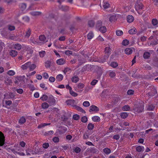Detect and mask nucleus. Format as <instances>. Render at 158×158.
I'll use <instances>...</instances> for the list:
<instances>
[{
  "mask_svg": "<svg viewBox=\"0 0 158 158\" xmlns=\"http://www.w3.org/2000/svg\"><path fill=\"white\" fill-rule=\"evenodd\" d=\"M47 102L50 105H53L55 104L56 100L52 95H50L48 96Z\"/></svg>",
  "mask_w": 158,
  "mask_h": 158,
  "instance_id": "obj_1",
  "label": "nucleus"
},
{
  "mask_svg": "<svg viewBox=\"0 0 158 158\" xmlns=\"http://www.w3.org/2000/svg\"><path fill=\"white\" fill-rule=\"evenodd\" d=\"M5 136L0 131V146H3L5 144Z\"/></svg>",
  "mask_w": 158,
  "mask_h": 158,
  "instance_id": "obj_2",
  "label": "nucleus"
},
{
  "mask_svg": "<svg viewBox=\"0 0 158 158\" xmlns=\"http://www.w3.org/2000/svg\"><path fill=\"white\" fill-rule=\"evenodd\" d=\"M66 103L68 105H70L75 107L76 105L75 104V101L73 99H69L66 101Z\"/></svg>",
  "mask_w": 158,
  "mask_h": 158,
  "instance_id": "obj_3",
  "label": "nucleus"
},
{
  "mask_svg": "<svg viewBox=\"0 0 158 158\" xmlns=\"http://www.w3.org/2000/svg\"><path fill=\"white\" fill-rule=\"evenodd\" d=\"M5 98L7 99H13L15 97V95L12 93H6L4 94Z\"/></svg>",
  "mask_w": 158,
  "mask_h": 158,
  "instance_id": "obj_4",
  "label": "nucleus"
},
{
  "mask_svg": "<svg viewBox=\"0 0 158 158\" xmlns=\"http://www.w3.org/2000/svg\"><path fill=\"white\" fill-rule=\"evenodd\" d=\"M143 8V5L142 3L136 2L135 5V8L136 11L142 10Z\"/></svg>",
  "mask_w": 158,
  "mask_h": 158,
  "instance_id": "obj_5",
  "label": "nucleus"
},
{
  "mask_svg": "<svg viewBox=\"0 0 158 158\" xmlns=\"http://www.w3.org/2000/svg\"><path fill=\"white\" fill-rule=\"evenodd\" d=\"M117 15H109L108 16V18H109V21L112 22L115 21L117 19Z\"/></svg>",
  "mask_w": 158,
  "mask_h": 158,
  "instance_id": "obj_6",
  "label": "nucleus"
},
{
  "mask_svg": "<svg viewBox=\"0 0 158 158\" xmlns=\"http://www.w3.org/2000/svg\"><path fill=\"white\" fill-rule=\"evenodd\" d=\"M99 110V108L97 106L93 105L89 107V112H91L92 111L98 112Z\"/></svg>",
  "mask_w": 158,
  "mask_h": 158,
  "instance_id": "obj_7",
  "label": "nucleus"
},
{
  "mask_svg": "<svg viewBox=\"0 0 158 158\" xmlns=\"http://www.w3.org/2000/svg\"><path fill=\"white\" fill-rule=\"evenodd\" d=\"M155 108V106L152 104L148 105L146 107V110L148 111H153Z\"/></svg>",
  "mask_w": 158,
  "mask_h": 158,
  "instance_id": "obj_8",
  "label": "nucleus"
},
{
  "mask_svg": "<svg viewBox=\"0 0 158 158\" xmlns=\"http://www.w3.org/2000/svg\"><path fill=\"white\" fill-rule=\"evenodd\" d=\"M56 63L58 65H61L64 64L65 63V59L63 58H60L56 60Z\"/></svg>",
  "mask_w": 158,
  "mask_h": 158,
  "instance_id": "obj_9",
  "label": "nucleus"
},
{
  "mask_svg": "<svg viewBox=\"0 0 158 158\" xmlns=\"http://www.w3.org/2000/svg\"><path fill=\"white\" fill-rule=\"evenodd\" d=\"M60 129L59 130V131L60 134H62L65 133L67 131V128L66 127L61 126L59 127Z\"/></svg>",
  "mask_w": 158,
  "mask_h": 158,
  "instance_id": "obj_10",
  "label": "nucleus"
},
{
  "mask_svg": "<svg viewBox=\"0 0 158 158\" xmlns=\"http://www.w3.org/2000/svg\"><path fill=\"white\" fill-rule=\"evenodd\" d=\"M30 65V62H27L24 64L22 65L21 66V68L23 70H25L29 68Z\"/></svg>",
  "mask_w": 158,
  "mask_h": 158,
  "instance_id": "obj_11",
  "label": "nucleus"
},
{
  "mask_svg": "<svg viewBox=\"0 0 158 158\" xmlns=\"http://www.w3.org/2000/svg\"><path fill=\"white\" fill-rule=\"evenodd\" d=\"M152 91H153L154 93L153 94L152 93V92H149L147 94V95H148L149 96H150V97L153 96H154L155 94H157V91H156V89L154 88H152Z\"/></svg>",
  "mask_w": 158,
  "mask_h": 158,
  "instance_id": "obj_12",
  "label": "nucleus"
},
{
  "mask_svg": "<svg viewBox=\"0 0 158 158\" xmlns=\"http://www.w3.org/2000/svg\"><path fill=\"white\" fill-rule=\"evenodd\" d=\"M26 121V119L24 116L21 117L19 120V123L20 124L24 123Z\"/></svg>",
  "mask_w": 158,
  "mask_h": 158,
  "instance_id": "obj_13",
  "label": "nucleus"
},
{
  "mask_svg": "<svg viewBox=\"0 0 158 158\" xmlns=\"http://www.w3.org/2000/svg\"><path fill=\"white\" fill-rule=\"evenodd\" d=\"M144 106H140L135 109V110L137 112L141 113L143 111Z\"/></svg>",
  "mask_w": 158,
  "mask_h": 158,
  "instance_id": "obj_14",
  "label": "nucleus"
},
{
  "mask_svg": "<svg viewBox=\"0 0 158 158\" xmlns=\"http://www.w3.org/2000/svg\"><path fill=\"white\" fill-rule=\"evenodd\" d=\"M151 54L150 52H144L143 56L145 59H148L150 57Z\"/></svg>",
  "mask_w": 158,
  "mask_h": 158,
  "instance_id": "obj_15",
  "label": "nucleus"
},
{
  "mask_svg": "<svg viewBox=\"0 0 158 158\" xmlns=\"http://www.w3.org/2000/svg\"><path fill=\"white\" fill-rule=\"evenodd\" d=\"M125 52L127 55H130L132 53V50L131 48H127L125 50Z\"/></svg>",
  "mask_w": 158,
  "mask_h": 158,
  "instance_id": "obj_16",
  "label": "nucleus"
},
{
  "mask_svg": "<svg viewBox=\"0 0 158 158\" xmlns=\"http://www.w3.org/2000/svg\"><path fill=\"white\" fill-rule=\"evenodd\" d=\"M144 147L141 146H138L136 148V151L138 152H143L144 150Z\"/></svg>",
  "mask_w": 158,
  "mask_h": 158,
  "instance_id": "obj_17",
  "label": "nucleus"
},
{
  "mask_svg": "<svg viewBox=\"0 0 158 158\" xmlns=\"http://www.w3.org/2000/svg\"><path fill=\"white\" fill-rule=\"evenodd\" d=\"M134 19V17L131 15H128L127 17V20L128 22L131 23L132 22Z\"/></svg>",
  "mask_w": 158,
  "mask_h": 158,
  "instance_id": "obj_18",
  "label": "nucleus"
},
{
  "mask_svg": "<svg viewBox=\"0 0 158 158\" xmlns=\"http://www.w3.org/2000/svg\"><path fill=\"white\" fill-rule=\"evenodd\" d=\"M17 52L16 51L12 50L10 52V55L12 57H14L17 55Z\"/></svg>",
  "mask_w": 158,
  "mask_h": 158,
  "instance_id": "obj_19",
  "label": "nucleus"
},
{
  "mask_svg": "<svg viewBox=\"0 0 158 158\" xmlns=\"http://www.w3.org/2000/svg\"><path fill=\"white\" fill-rule=\"evenodd\" d=\"M102 22L101 21H98L97 22L96 24V28L98 29H99L102 26Z\"/></svg>",
  "mask_w": 158,
  "mask_h": 158,
  "instance_id": "obj_20",
  "label": "nucleus"
},
{
  "mask_svg": "<svg viewBox=\"0 0 158 158\" xmlns=\"http://www.w3.org/2000/svg\"><path fill=\"white\" fill-rule=\"evenodd\" d=\"M79 78L77 76H74L71 79L72 81L73 82L76 83L79 81Z\"/></svg>",
  "mask_w": 158,
  "mask_h": 158,
  "instance_id": "obj_21",
  "label": "nucleus"
},
{
  "mask_svg": "<svg viewBox=\"0 0 158 158\" xmlns=\"http://www.w3.org/2000/svg\"><path fill=\"white\" fill-rule=\"evenodd\" d=\"M94 36V35L93 32L92 31H91L87 34V39L89 40H90Z\"/></svg>",
  "mask_w": 158,
  "mask_h": 158,
  "instance_id": "obj_22",
  "label": "nucleus"
},
{
  "mask_svg": "<svg viewBox=\"0 0 158 158\" xmlns=\"http://www.w3.org/2000/svg\"><path fill=\"white\" fill-rule=\"evenodd\" d=\"M19 7L22 10H23L26 8L27 5L25 3H22L19 5Z\"/></svg>",
  "mask_w": 158,
  "mask_h": 158,
  "instance_id": "obj_23",
  "label": "nucleus"
},
{
  "mask_svg": "<svg viewBox=\"0 0 158 158\" xmlns=\"http://www.w3.org/2000/svg\"><path fill=\"white\" fill-rule=\"evenodd\" d=\"M100 32L102 33H105L106 31V28L105 26H102L100 28L98 29Z\"/></svg>",
  "mask_w": 158,
  "mask_h": 158,
  "instance_id": "obj_24",
  "label": "nucleus"
},
{
  "mask_svg": "<svg viewBox=\"0 0 158 158\" xmlns=\"http://www.w3.org/2000/svg\"><path fill=\"white\" fill-rule=\"evenodd\" d=\"M31 30L30 28H28L27 31L26 32L25 37L28 38L31 34Z\"/></svg>",
  "mask_w": 158,
  "mask_h": 158,
  "instance_id": "obj_25",
  "label": "nucleus"
},
{
  "mask_svg": "<svg viewBox=\"0 0 158 158\" xmlns=\"http://www.w3.org/2000/svg\"><path fill=\"white\" fill-rule=\"evenodd\" d=\"M59 8L60 9H61L62 10L66 11H67L68 10V7L67 6H60Z\"/></svg>",
  "mask_w": 158,
  "mask_h": 158,
  "instance_id": "obj_26",
  "label": "nucleus"
},
{
  "mask_svg": "<svg viewBox=\"0 0 158 158\" xmlns=\"http://www.w3.org/2000/svg\"><path fill=\"white\" fill-rule=\"evenodd\" d=\"M14 48L15 49L20 50L22 48V45L18 44H15L14 46Z\"/></svg>",
  "mask_w": 158,
  "mask_h": 158,
  "instance_id": "obj_27",
  "label": "nucleus"
},
{
  "mask_svg": "<svg viewBox=\"0 0 158 158\" xmlns=\"http://www.w3.org/2000/svg\"><path fill=\"white\" fill-rule=\"evenodd\" d=\"M152 64L154 66L158 67V58H155L153 60Z\"/></svg>",
  "mask_w": 158,
  "mask_h": 158,
  "instance_id": "obj_28",
  "label": "nucleus"
},
{
  "mask_svg": "<svg viewBox=\"0 0 158 158\" xmlns=\"http://www.w3.org/2000/svg\"><path fill=\"white\" fill-rule=\"evenodd\" d=\"M95 25V23L93 20H89L88 22V25L90 27H93Z\"/></svg>",
  "mask_w": 158,
  "mask_h": 158,
  "instance_id": "obj_29",
  "label": "nucleus"
},
{
  "mask_svg": "<svg viewBox=\"0 0 158 158\" xmlns=\"http://www.w3.org/2000/svg\"><path fill=\"white\" fill-rule=\"evenodd\" d=\"M92 120L94 122H98L100 121V119L98 116H94L92 117Z\"/></svg>",
  "mask_w": 158,
  "mask_h": 158,
  "instance_id": "obj_30",
  "label": "nucleus"
},
{
  "mask_svg": "<svg viewBox=\"0 0 158 158\" xmlns=\"http://www.w3.org/2000/svg\"><path fill=\"white\" fill-rule=\"evenodd\" d=\"M75 108L77 110L83 113H85V110H84L78 106L76 105V106H75Z\"/></svg>",
  "mask_w": 158,
  "mask_h": 158,
  "instance_id": "obj_31",
  "label": "nucleus"
},
{
  "mask_svg": "<svg viewBox=\"0 0 158 158\" xmlns=\"http://www.w3.org/2000/svg\"><path fill=\"white\" fill-rule=\"evenodd\" d=\"M104 153L107 155L109 154L111 152L110 150L108 148H105L103 149Z\"/></svg>",
  "mask_w": 158,
  "mask_h": 158,
  "instance_id": "obj_32",
  "label": "nucleus"
},
{
  "mask_svg": "<svg viewBox=\"0 0 158 158\" xmlns=\"http://www.w3.org/2000/svg\"><path fill=\"white\" fill-rule=\"evenodd\" d=\"M63 77V76L62 75L59 74L56 77V79L58 81H60L62 80Z\"/></svg>",
  "mask_w": 158,
  "mask_h": 158,
  "instance_id": "obj_33",
  "label": "nucleus"
},
{
  "mask_svg": "<svg viewBox=\"0 0 158 158\" xmlns=\"http://www.w3.org/2000/svg\"><path fill=\"white\" fill-rule=\"evenodd\" d=\"M137 31V30L136 29L134 28L129 30L128 31V32L130 34H135L136 32Z\"/></svg>",
  "mask_w": 158,
  "mask_h": 158,
  "instance_id": "obj_34",
  "label": "nucleus"
},
{
  "mask_svg": "<svg viewBox=\"0 0 158 158\" xmlns=\"http://www.w3.org/2000/svg\"><path fill=\"white\" fill-rule=\"evenodd\" d=\"M49 107V105L48 103L46 102L43 103L42 104V108L46 109Z\"/></svg>",
  "mask_w": 158,
  "mask_h": 158,
  "instance_id": "obj_35",
  "label": "nucleus"
},
{
  "mask_svg": "<svg viewBox=\"0 0 158 158\" xmlns=\"http://www.w3.org/2000/svg\"><path fill=\"white\" fill-rule=\"evenodd\" d=\"M48 96L44 94L42 95V96L40 98V99L44 101L48 100Z\"/></svg>",
  "mask_w": 158,
  "mask_h": 158,
  "instance_id": "obj_36",
  "label": "nucleus"
},
{
  "mask_svg": "<svg viewBox=\"0 0 158 158\" xmlns=\"http://www.w3.org/2000/svg\"><path fill=\"white\" fill-rule=\"evenodd\" d=\"M94 127V124L91 123H89L87 127L89 130H92L93 129Z\"/></svg>",
  "mask_w": 158,
  "mask_h": 158,
  "instance_id": "obj_37",
  "label": "nucleus"
},
{
  "mask_svg": "<svg viewBox=\"0 0 158 158\" xmlns=\"http://www.w3.org/2000/svg\"><path fill=\"white\" fill-rule=\"evenodd\" d=\"M116 75L115 73L112 71H110L109 73V76L111 78L114 77Z\"/></svg>",
  "mask_w": 158,
  "mask_h": 158,
  "instance_id": "obj_38",
  "label": "nucleus"
},
{
  "mask_svg": "<svg viewBox=\"0 0 158 158\" xmlns=\"http://www.w3.org/2000/svg\"><path fill=\"white\" fill-rule=\"evenodd\" d=\"M120 116L121 118H125L127 117L128 114L127 113L123 112L121 113Z\"/></svg>",
  "mask_w": 158,
  "mask_h": 158,
  "instance_id": "obj_39",
  "label": "nucleus"
},
{
  "mask_svg": "<svg viewBox=\"0 0 158 158\" xmlns=\"http://www.w3.org/2000/svg\"><path fill=\"white\" fill-rule=\"evenodd\" d=\"M39 40L44 42L46 40V37L44 35H41L39 37Z\"/></svg>",
  "mask_w": 158,
  "mask_h": 158,
  "instance_id": "obj_40",
  "label": "nucleus"
},
{
  "mask_svg": "<svg viewBox=\"0 0 158 158\" xmlns=\"http://www.w3.org/2000/svg\"><path fill=\"white\" fill-rule=\"evenodd\" d=\"M36 65L34 64H31V62H30V65L29 67V69L31 71L33 70L35 68Z\"/></svg>",
  "mask_w": 158,
  "mask_h": 158,
  "instance_id": "obj_41",
  "label": "nucleus"
},
{
  "mask_svg": "<svg viewBox=\"0 0 158 158\" xmlns=\"http://www.w3.org/2000/svg\"><path fill=\"white\" fill-rule=\"evenodd\" d=\"M8 29L10 31H14L15 29V27L13 26L8 25L7 26Z\"/></svg>",
  "mask_w": 158,
  "mask_h": 158,
  "instance_id": "obj_42",
  "label": "nucleus"
},
{
  "mask_svg": "<svg viewBox=\"0 0 158 158\" xmlns=\"http://www.w3.org/2000/svg\"><path fill=\"white\" fill-rule=\"evenodd\" d=\"M30 14L33 16L39 15L41 14L40 12H32L30 13Z\"/></svg>",
  "mask_w": 158,
  "mask_h": 158,
  "instance_id": "obj_43",
  "label": "nucleus"
},
{
  "mask_svg": "<svg viewBox=\"0 0 158 158\" xmlns=\"http://www.w3.org/2000/svg\"><path fill=\"white\" fill-rule=\"evenodd\" d=\"M111 66L114 68H115L118 66V64L116 62H113L110 64Z\"/></svg>",
  "mask_w": 158,
  "mask_h": 158,
  "instance_id": "obj_44",
  "label": "nucleus"
},
{
  "mask_svg": "<svg viewBox=\"0 0 158 158\" xmlns=\"http://www.w3.org/2000/svg\"><path fill=\"white\" fill-rule=\"evenodd\" d=\"M7 74L10 76H13L15 74V72L13 70H9L7 73Z\"/></svg>",
  "mask_w": 158,
  "mask_h": 158,
  "instance_id": "obj_45",
  "label": "nucleus"
},
{
  "mask_svg": "<svg viewBox=\"0 0 158 158\" xmlns=\"http://www.w3.org/2000/svg\"><path fill=\"white\" fill-rule=\"evenodd\" d=\"M46 54L45 52L44 51H42L39 52V55L41 57H43Z\"/></svg>",
  "mask_w": 158,
  "mask_h": 158,
  "instance_id": "obj_46",
  "label": "nucleus"
},
{
  "mask_svg": "<svg viewBox=\"0 0 158 158\" xmlns=\"http://www.w3.org/2000/svg\"><path fill=\"white\" fill-rule=\"evenodd\" d=\"M130 107L128 105H125L123 107V110L124 111H128L130 109Z\"/></svg>",
  "mask_w": 158,
  "mask_h": 158,
  "instance_id": "obj_47",
  "label": "nucleus"
},
{
  "mask_svg": "<svg viewBox=\"0 0 158 158\" xmlns=\"http://www.w3.org/2000/svg\"><path fill=\"white\" fill-rule=\"evenodd\" d=\"M54 131H50L45 132L44 134L45 135H50L53 134Z\"/></svg>",
  "mask_w": 158,
  "mask_h": 158,
  "instance_id": "obj_48",
  "label": "nucleus"
},
{
  "mask_svg": "<svg viewBox=\"0 0 158 158\" xmlns=\"http://www.w3.org/2000/svg\"><path fill=\"white\" fill-rule=\"evenodd\" d=\"M129 41L127 40H123L122 42V44L124 46L127 45L129 44Z\"/></svg>",
  "mask_w": 158,
  "mask_h": 158,
  "instance_id": "obj_49",
  "label": "nucleus"
},
{
  "mask_svg": "<svg viewBox=\"0 0 158 158\" xmlns=\"http://www.w3.org/2000/svg\"><path fill=\"white\" fill-rule=\"evenodd\" d=\"M70 94L73 96L76 97L78 95V94L73 91L72 89L70 91H69Z\"/></svg>",
  "mask_w": 158,
  "mask_h": 158,
  "instance_id": "obj_50",
  "label": "nucleus"
},
{
  "mask_svg": "<svg viewBox=\"0 0 158 158\" xmlns=\"http://www.w3.org/2000/svg\"><path fill=\"white\" fill-rule=\"evenodd\" d=\"M111 51V49L110 47H107L105 48V52L106 53L109 54Z\"/></svg>",
  "mask_w": 158,
  "mask_h": 158,
  "instance_id": "obj_51",
  "label": "nucleus"
},
{
  "mask_svg": "<svg viewBox=\"0 0 158 158\" xmlns=\"http://www.w3.org/2000/svg\"><path fill=\"white\" fill-rule=\"evenodd\" d=\"M5 82L6 84L10 85L12 83V80L10 79L7 78L6 79Z\"/></svg>",
  "mask_w": 158,
  "mask_h": 158,
  "instance_id": "obj_52",
  "label": "nucleus"
},
{
  "mask_svg": "<svg viewBox=\"0 0 158 158\" xmlns=\"http://www.w3.org/2000/svg\"><path fill=\"white\" fill-rule=\"evenodd\" d=\"M116 33L117 35L120 36L122 35L123 32L122 31L118 30L116 31Z\"/></svg>",
  "mask_w": 158,
  "mask_h": 158,
  "instance_id": "obj_53",
  "label": "nucleus"
},
{
  "mask_svg": "<svg viewBox=\"0 0 158 158\" xmlns=\"http://www.w3.org/2000/svg\"><path fill=\"white\" fill-rule=\"evenodd\" d=\"M87 120V118L86 116H84L81 118V121L83 123H85Z\"/></svg>",
  "mask_w": 158,
  "mask_h": 158,
  "instance_id": "obj_54",
  "label": "nucleus"
},
{
  "mask_svg": "<svg viewBox=\"0 0 158 158\" xmlns=\"http://www.w3.org/2000/svg\"><path fill=\"white\" fill-rule=\"evenodd\" d=\"M152 23L153 26H156L158 24V21L156 19H153L152 20Z\"/></svg>",
  "mask_w": 158,
  "mask_h": 158,
  "instance_id": "obj_55",
  "label": "nucleus"
},
{
  "mask_svg": "<svg viewBox=\"0 0 158 158\" xmlns=\"http://www.w3.org/2000/svg\"><path fill=\"white\" fill-rule=\"evenodd\" d=\"M73 118L74 120H77L79 119L80 116L77 114H75L73 115Z\"/></svg>",
  "mask_w": 158,
  "mask_h": 158,
  "instance_id": "obj_56",
  "label": "nucleus"
},
{
  "mask_svg": "<svg viewBox=\"0 0 158 158\" xmlns=\"http://www.w3.org/2000/svg\"><path fill=\"white\" fill-rule=\"evenodd\" d=\"M81 149L78 147L75 148L74 150V152L77 153H79L81 151Z\"/></svg>",
  "mask_w": 158,
  "mask_h": 158,
  "instance_id": "obj_57",
  "label": "nucleus"
},
{
  "mask_svg": "<svg viewBox=\"0 0 158 158\" xmlns=\"http://www.w3.org/2000/svg\"><path fill=\"white\" fill-rule=\"evenodd\" d=\"M65 54L68 56H70V55H71L73 54V52L72 51L69 50H67L65 52Z\"/></svg>",
  "mask_w": 158,
  "mask_h": 158,
  "instance_id": "obj_58",
  "label": "nucleus"
},
{
  "mask_svg": "<svg viewBox=\"0 0 158 158\" xmlns=\"http://www.w3.org/2000/svg\"><path fill=\"white\" fill-rule=\"evenodd\" d=\"M103 6L105 9H107L110 7V4L108 2H106L104 3Z\"/></svg>",
  "mask_w": 158,
  "mask_h": 158,
  "instance_id": "obj_59",
  "label": "nucleus"
},
{
  "mask_svg": "<svg viewBox=\"0 0 158 158\" xmlns=\"http://www.w3.org/2000/svg\"><path fill=\"white\" fill-rule=\"evenodd\" d=\"M53 141L55 143H57L59 141V138L58 137H55L52 139Z\"/></svg>",
  "mask_w": 158,
  "mask_h": 158,
  "instance_id": "obj_60",
  "label": "nucleus"
},
{
  "mask_svg": "<svg viewBox=\"0 0 158 158\" xmlns=\"http://www.w3.org/2000/svg\"><path fill=\"white\" fill-rule=\"evenodd\" d=\"M83 104L84 106L86 107L89 106L90 105L89 102L87 101L84 102Z\"/></svg>",
  "mask_w": 158,
  "mask_h": 158,
  "instance_id": "obj_61",
  "label": "nucleus"
},
{
  "mask_svg": "<svg viewBox=\"0 0 158 158\" xmlns=\"http://www.w3.org/2000/svg\"><path fill=\"white\" fill-rule=\"evenodd\" d=\"M134 91L132 90V89H130V90H129L127 93V94L129 95H132V94H133L134 93Z\"/></svg>",
  "mask_w": 158,
  "mask_h": 158,
  "instance_id": "obj_62",
  "label": "nucleus"
},
{
  "mask_svg": "<svg viewBox=\"0 0 158 158\" xmlns=\"http://www.w3.org/2000/svg\"><path fill=\"white\" fill-rule=\"evenodd\" d=\"M49 144L48 143H45L43 144V147L45 149L49 147Z\"/></svg>",
  "mask_w": 158,
  "mask_h": 158,
  "instance_id": "obj_63",
  "label": "nucleus"
},
{
  "mask_svg": "<svg viewBox=\"0 0 158 158\" xmlns=\"http://www.w3.org/2000/svg\"><path fill=\"white\" fill-rule=\"evenodd\" d=\"M98 82V81L96 79H94L91 82V84L92 85H94Z\"/></svg>",
  "mask_w": 158,
  "mask_h": 158,
  "instance_id": "obj_64",
  "label": "nucleus"
}]
</instances>
